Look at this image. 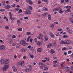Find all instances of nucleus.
<instances>
[{
  "mask_svg": "<svg viewBox=\"0 0 73 73\" xmlns=\"http://www.w3.org/2000/svg\"><path fill=\"white\" fill-rule=\"evenodd\" d=\"M48 20H51V16H50V15L49 14L48 15Z\"/></svg>",
  "mask_w": 73,
  "mask_h": 73,
  "instance_id": "18",
  "label": "nucleus"
},
{
  "mask_svg": "<svg viewBox=\"0 0 73 73\" xmlns=\"http://www.w3.org/2000/svg\"><path fill=\"white\" fill-rule=\"evenodd\" d=\"M60 9H61V8L60 7H59V8H56V11H58Z\"/></svg>",
  "mask_w": 73,
  "mask_h": 73,
  "instance_id": "43",
  "label": "nucleus"
},
{
  "mask_svg": "<svg viewBox=\"0 0 73 73\" xmlns=\"http://www.w3.org/2000/svg\"><path fill=\"white\" fill-rule=\"evenodd\" d=\"M54 26L53 24H52V25H51L50 26V27L51 28H53V27H54Z\"/></svg>",
  "mask_w": 73,
  "mask_h": 73,
  "instance_id": "46",
  "label": "nucleus"
},
{
  "mask_svg": "<svg viewBox=\"0 0 73 73\" xmlns=\"http://www.w3.org/2000/svg\"><path fill=\"white\" fill-rule=\"evenodd\" d=\"M66 29L67 31H69V27H67Z\"/></svg>",
  "mask_w": 73,
  "mask_h": 73,
  "instance_id": "62",
  "label": "nucleus"
},
{
  "mask_svg": "<svg viewBox=\"0 0 73 73\" xmlns=\"http://www.w3.org/2000/svg\"><path fill=\"white\" fill-rule=\"evenodd\" d=\"M64 1H65V0H61V4H62L63 2H64Z\"/></svg>",
  "mask_w": 73,
  "mask_h": 73,
  "instance_id": "53",
  "label": "nucleus"
},
{
  "mask_svg": "<svg viewBox=\"0 0 73 73\" xmlns=\"http://www.w3.org/2000/svg\"><path fill=\"white\" fill-rule=\"evenodd\" d=\"M60 44H65V42H64V41H61V42H60Z\"/></svg>",
  "mask_w": 73,
  "mask_h": 73,
  "instance_id": "26",
  "label": "nucleus"
},
{
  "mask_svg": "<svg viewBox=\"0 0 73 73\" xmlns=\"http://www.w3.org/2000/svg\"><path fill=\"white\" fill-rule=\"evenodd\" d=\"M53 44H54V45H56V42H53Z\"/></svg>",
  "mask_w": 73,
  "mask_h": 73,
  "instance_id": "63",
  "label": "nucleus"
},
{
  "mask_svg": "<svg viewBox=\"0 0 73 73\" xmlns=\"http://www.w3.org/2000/svg\"><path fill=\"white\" fill-rule=\"evenodd\" d=\"M26 35H27V36H29V35H31V32H27L26 33Z\"/></svg>",
  "mask_w": 73,
  "mask_h": 73,
  "instance_id": "31",
  "label": "nucleus"
},
{
  "mask_svg": "<svg viewBox=\"0 0 73 73\" xmlns=\"http://www.w3.org/2000/svg\"><path fill=\"white\" fill-rule=\"evenodd\" d=\"M0 11L1 12H4V11H5V10L4 9H0Z\"/></svg>",
  "mask_w": 73,
  "mask_h": 73,
  "instance_id": "32",
  "label": "nucleus"
},
{
  "mask_svg": "<svg viewBox=\"0 0 73 73\" xmlns=\"http://www.w3.org/2000/svg\"><path fill=\"white\" fill-rule=\"evenodd\" d=\"M11 8V6L9 5H7V9H9V8Z\"/></svg>",
  "mask_w": 73,
  "mask_h": 73,
  "instance_id": "29",
  "label": "nucleus"
},
{
  "mask_svg": "<svg viewBox=\"0 0 73 73\" xmlns=\"http://www.w3.org/2000/svg\"><path fill=\"white\" fill-rule=\"evenodd\" d=\"M16 37V36L14 35L12 37V38H15Z\"/></svg>",
  "mask_w": 73,
  "mask_h": 73,
  "instance_id": "52",
  "label": "nucleus"
},
{
  "mask_svg": "<svg viewBox=\"0 0 73 73\" xmlns=\"http://www.w3.org/2000/svg\"><path fill=\"white\" fill-rule=\"evenodd\" d=\"M54 63H55V64H56V63H57V60H54L53 61Z\"/></svg>",
  "mask_w": 73,
  "mask_h": 73,
  "instance_id": "56",
  "label": "nucleus"
},
{
  "mask_svg": "<svg viewBox=\"0 0 73 73\" xmlns=\"http://www.w3.org/2000/svg\"><path fill=\"white\" fill-rule=\"evenodd\" d=\"M50 36L52 37V38H54V35L53 34H52L51 33L50 34Z\"/></svg>",
  "mask_w": 73,
  "mask_h": 73,
  "instance_id": "17",
  "label": "nucleus"
},
{
  "mask_svg": "<svg viewBox=\"0 0 73 73\" xmlns=\"http://www.w3.org/2000/svg\"><path fill=\"white\" fill-rule=\"evenodd\" d=\"M39 35H40V39H42V36L40 34Z\"/></svg>",
  "mask_w": 73,
  "mask_h": 73,
  "instance_id": "61",
  "label": "nucleus"
},
{
  "mask_svg": "<svg viewBox=\"0 0 73 73\" xmlns=\"http://www.w3.org/2000/svg\"><path fill=\"white\" fill-rule=\"evenodd\" d=\"M65 69L66 71H69V67H67L66 68H65Z\"/></svg>",
  "mask_w": 73,
  "mask_h": 73,
  "instance_id": "30",
  "label": "nucleus"
},
{
  "mask_svg": "<svg viewBox=\"0 0 73 73\" xmlns=\"http://www.w3.org/2000/svg\"><path fill=\"white\" fill-rule=\"evenodd\" d=\"M45 59L47 61H49V57H46Z\"/></svg>",
  "mask_w": 73,
  "mask_h": 73,
  "instance_id": "38",
  "label": "nucleus"
},
{
  "mask_svg": "<svg viewBox=\"0 0 73 73\" xmlns=\"http://www.w3.org/2000/svg\"><path fill=\"white\" fill-rule=\"evenodd\" d=\"M5 29H9V27L8 26H6L5 27Z\"/></svg>",
  "mask_w": 73,
  "mask_h": 73,
  "instance_id": "50",
  "label": "nucleus"
},
{
  "mask_svg": "<svg viewBox=\"0 0 73 73\" xmlns=\"http://www.w3.org/2000/svg\"><path fill=\"white\" fill-rule=\"evenodd\" d=\"M5 64H9V60H7L5 61Z\"/></svg>",
  "mask_w": 73,
  "mask_h": 73,
  "instance_id": "13",
  "label": "nucleus"
},
{
  "mask_svg": "<svg viewBox=\"0 0 73 73\" xmlns=\"http://www.w3.org/2000/svg\"><path fill=\"white\" fill-rule=\"evenodd\" d=\"M36 44L39 46H40V45H42V43H41V42L40 41H38L36 42Z\"/></svg>",
  "mask_w": 73,
  "mask_h": 73,
  "instance_id": "12",
  "label": "nucleus"
},
{
  "mask_svg": "<svg viewBox=\"0 0 73 73\" xmlns=\"http://www.w3.org/2000/svg\"><path fill=\"white\" fill-rule=\"evenodd\" d=\"M66 8H67L68 9H69L71 8V6H67L66 7Z\"/></svg>",
  "mask_w": 73,
  "mask_h": 73,
  "instance_id": "35",
  "label": "nucleus"
},
{
  "mask_svg": "<svg viewBox=\"0 0 73 73\" xmlns=\"http://www.w3.org/2000/svg\"><path fill=\"white\" fill-rule=\"evenodd\" d=\"M31 48V46L29 45L27 47V49H30Z\"/></svg>",
  "mask_w": 73,
  "mask_h": 73,
  "instance_id": "51",
  "label": "nucleus"
},
{
  "mask_svg": "<svg viewBox=\"0 0 73 73\" xmlns=\"http://www.w3.org/2000/svg\"><path fill=\"white\" fill-rule=\"evenodd\" d=\"M43 11H48V9L47 8L44 7L43 9Z\"/></svg>",
  "mask_w": 73,
  "mask_h": 73,
  "instance_id": "19",
  "label": "nucleus"
},
{
  "mask_svg": "<svg viewBox=\"0 0 73 73\" xmlns=\"http://www.w3.org/2000/svg\"><path fill=\"white\" fill-rule=\"evenodd\" d=\"M12 68H13V70L14 72H16V71H17V69H16V67L15 66H13Z\"/></svg>",
  "mask_w": 73,
  "mask_h": 73,
  "instance_id": "10",
  "label": "nucleus"
},
{
  "mask_svg": "<svg viewBox=\"0 0 73 73\" xmlns=\"http://www.w3.org/2000/svg\"><path fill=\"white\" fill-rule=\"evenodd\" d=\"M25 15H31V12L30 10H27L25 11Z\"/></svg>",
  "mask_w": 73,
  "mask_h": 73,
  "instance_id": "5",
  "label": "nucleus"
},
{
  "mask_svg": "<svg viewBox=\"0 0 73 73\" xmlns=\"http://www.w3.org/2000/svg\"><path fill=\"white\" fill-rule=\"evenodd\" d=\"M19 10V9L18 8H15V9L14 10V11L16 12V11H17Z\"/></svg>",
  "mask_w": 73,
  "mask_h": 73,
  "instance_id": "28",
  "label": "nucleus"
},
{
  "mask_svg": "<svg viewBox=\"0 0 73 73\" xmlns=\"http://www.w3.org/2000/svg\"><path fill=\"white\" fill-rule=\"evenodd\" d=\"M72 53V51L71 50L68 51V54H70V53Z\"/></svg>",
  "mask_w": 73,
  "mask_h": 73,
  "instance_id": "47",
  "label": "nucleus"
},
{
  "mask_svg": "<svg viewBox=\"0 0 73 73\" xmlns=\"http://www.w3.org/2000/svg\"><path fill=\"white\" fill-rule=\"evenodd\" d=\"M70 41L69 40H66L65 42V43L66 44H70Z\"/></svg>",
  "mask_w": 73,
  "mask_h": 73,
  "instance_id": "15",
  "label": "nucleus"
},
{
  "mask_svg": "<svg viewBox=\"0 0 73 73\" xmlns=\"http://www.w3.org/2000/svg\"><path fill=\"white\" fill-rule=\"evenodd\" d=\"M69 20L70 21V22L73 24V19L71 18H69Z\"/></svg>",
  "mask_w": 73,
  "mask_h": 73,
  "instance_id": "24",
  "label": "nucleus"
},
{
  "mask_svg": "<svg viewBox=\"0 0 73 73\" xmlns=\"http://www.w3.org/2000/svg\"><path fill=\"white\" fill-rule=\"evenodd\" d=\"M32 41H33V39L30 38V42H32Z\"/></svg>",
  "mask_w": 73,
  "mask_h": 73,
  "instance_id": "54",
  "label": "nucleus"
},
{
  "mask_svg": "<svg viewBox=\"0 0 73 73\" xmlns=\"http://www.w3.org/2000/svg\"><path fill=\"white\" fill-rule=\"evenodd\" d=\"M25 40H21L20 42V44H21L23 45V46H25V45H28V43H27L25 42Z\"/></svg>",
  "mask_w": 73,
  "mask_h": 73,
  "instance_id": "1",
  "label": "nucleus"
},
{
  "mask_svg": "<svg viewBox=\"0 0 73 73\" xmlns=\"http://www.w3.org/2000/svg\"><path fill=\"white\" fill-rule=\"evenodd\" d=\"M29 4H31V5H32V4L33 3L32 2V1H31V0H29Z\"/></svg>",
  "mask_w": 73,
  "mask_h": 73,
  "instance_id": "25",
  "label": "nucleus"
},
{
  "mask_svg": "<svg viewBox=\"0 0 73 73\" xmlns=\"http://www.w3.org/2000/svg\"><path fill=\"white\" fill-rule=\"evenodd\" d=\"M18 31H19V32H20V31H22V28H19L18 29Z\"/></svg>",
  "mask_w": 73,
  "mask_h": 73,
  "instance_id": "39",
  "label": "nucleus"
},
{
  "mask_svg": "<svg viewBox=\"0 0 73 73\" xmlns=\"http://www.w3.org/2000/svg\"><path fill=\"white\" fill-rule=\"evenodd\" d=\"M59 12L61 14L64 13V11H62V9H60V10H59Z\"/></svg>",
  "mask_w": 73,
  "mask_h": 73,
  "instance_id": "20",
  "label": "nucleus"
},
{
  "mask_svg": "<svg viewBox=\"0 0 73 73\" xmlns=\"http://www.w3.org/2000/svg\"><path fill=\"white\" fill-rule=\"evenodd\" d=\"M17 23L18 24V26H20V24H21V22L19 20H17Z\"/></svg>",
  "mask_w": 73,
  "mask_h": 73,
  "instance_id": "14",
  "label": "nucleus"
},
{
  "mask_svg": "<svg viewBox=\"0 0 73 73\" xmlns=\"http://www.w3.org/2000/svg\"><path fill=\"white\" fill-rule=\"evenodd\" d=\"M32 69V67H30L29 68H27L25 70V72H29L31 71Z\"/></svg>",
  "mask_w": 73,
  "mask_h": 73,
  "instance_id": "6",
  "label": "nucleus"
},
{
  "mask_svg": "<svg viewBox=\"0 0 73 73\" xmlns=\"http://www.w3.org/2000/svg\"><path fill=\"white\" fill-rule=\"evenodd\" d=\"M22 62L23 65H25V62L24 61Z\"/></svg>",
  "mask_w": 73,
  "mask_h": 73,
  "instance_id": "57",
  "label": "nucleus"
},
{
  "mask_svg": "<svg viewBox=\"0 0 73 73\" xmlns=\"http://www.w3.org/2000/svg\"><path fill=\"white\" fill-rule=\"evenodd\" d=\"M40 36V35H39L38 36H37V38H38V39H41Z\"/></svg>",
  "mask_w": 73,
  "mask_h": 73,
  "instance_id": "58",
  "label": "nucleus"
},
{
  "mask_svg": "<svg viewBox=\"0 0 73 73\" xmlns=\"http://www.w3.org/2000/svg\"><path fill=\"white\" fill-rule=\"evenodd\" d=\"M22 12V10L21 9H20L19 10L18 13H20L21 12Z\"/></svg>",
  "mask_w": 73,
  "mask_h": 73,
  "instance_id": "34",
  "label": "nucleus"
},
{
  "mask_svg": "<svg viewBox=\"0 0 73 73\" xmlns=\"http://www.w3.org/2000/svg\"><path fill=\"white\" fill-rule=\"evenodd\" d=\"M62 50H66V47H64L62 49Z\"/></svg>",
  "mask_w": 73,
  "mask_h": 73,
  "instance_id": "37",
  "label": "nucleus"
},
{
  "mask_svg": "<svg viewBox=\"0 0 73 73\" xmlns=\"http://www.w3.org/2000/svg\"><path fill=\"white\" fill-rule=\"evenodd\" d=\"M34 41H35V42H37V38H35L34 39Z\"/></svg>",
  "mask_w": 73,
  "mask_h": 73,
  "instance_id": "55",
  "label": "nucleus"
},
{
  "mask_svg": "<svg viewBox=\"0 0 73 73\" xmlns=\"http://www.w3.org/2000/svg\"><path fill=\"white\" fill-rule=\"evenodd\" d=\"M9 15L11 20L12 21H14L13 20H15V18L14 17H13L12 18V13H11V12H9Z\"/></svg>",
  "mask_w": 73,
  "mask_h": 73,
  "instance_id": "3",
  "label": "nucleus"
},
{
  "mask_svg": "<svg viewBox=\"0 0 73 73\" xmlns=\"http://www.w3.org/2000/svg\"><path fill=\"white\" fill-rule=\"evenodd\" d=\"M44 41H48V37L46 36H45L44 37Z\"/></svg>",
  "mask_w": 73,
  "mask_h": 73,
  "instance_id": "23",
  "label": "nucleus"
},
{
  "mask_svg": "<svg viewBox=\"0 0 73 73\" xmlns=\"http://www.w3.org/2000/svg\"><path fill=\"white\" fill-rule=\"evenodd\" d=\"M21 51L22 52H26V51H27V48H23L21 49Z\"/></svg>",
  "mask_w": 73,
  "mask_h": 73,
  "instance_id": "9",
  "label": "nucleus"
},
{
  "mask_svg": "<svg viewBox=\"0 0 73 73\" xmlns=\"http://www.w3.org/2000/svg\"><path fill=\"white\" fill-rule=\"evenodd\" d=\"M69 33H70V34H72V33L73 32V31L72 30H70L69 31Z\"/></svg>",
  "mask_w": 73,
  "mask_h": 73,
  "instance_id": "44",
  "label": "nucleus"
},
{
  "mask_svg": "<svg viewBox=\"0 0 73 73\" xmlns=\"http://www.w3.org/2000/svg\"><path fill=\"white\" fill-rule=\"evenodd\" d=\"M50 52L51 54H53V53H55V51L53 49H51L50 50Z\"/></svg>",
  "mask_w": 73,
  "mask_h": 73,
  "instance_id": "16",
  "label": "nucleus"
},
{
  "mask_svg": "<svg viewBox=\"0 0 73 73\" xmlns=\"http://www.w3.org/2000/svg\"><path fill=\"white\" fill-rule=\"evenodd\" d=\"M70 9H67L65 12H70Z\"/></svg>",
  "mask_w": 73,
  "mask_h": 73,
  "instance_id": "41",
  "label": "nucleus"
},
{
  "mask_svg": "<svg viewBox=\"0 0 73 73\" xmlns=\"http://www.w3.org/2000/svg\"><path fill=\"white\" fill-rule=\"evenodd\" d=\"M41 50H42L41 48H39L37 50V52H41Z\"/></svg>",
  "mask_w": 73,
  "mask_h": 73,
  "instance_id": "21",
  "label": "nucleus"
},
{
  "mask_svg": "<svg viewBox=\"0 0 73 73\" xmlns=\"http://www.w3.org/2000/svg\"><path fill=\"white\" fill-rule=\"evenodd\" d=\"M52 46V44L50 43L48 44L47 46V48H50Z\"/></svg>",
  "mask_w": 73,
  "mask_h": 73,
  "instance_id": "11",
  "label": "nucleus"
},
{
  "mask_svg": "<svg viewBox=\"0 0 73 73\" xmlns=\"http://www.w3.org/2000/svg\"><path fill=\"white\" fill-rule=\"evenodd\" d=\"M63 38L68 37V35H65L63 36Z\"/></svg>",
  "mask_w": 73,
  "mask_h": 73,
  "instance_id": "36",
  "label": "nucleus"
},
{
  "mask_svg": "<svg viewBox=\"0 0 73 73\" xmlns=\"http://www.w3.org/2000/svg\"><path fill=\"white\" fill-rule=\"evenodd\" d=\"M46 13H44V14L42 15V16H46Z\"/></svg>",
  "mask_w": 73,
  "mask_h": 73,
  "instance_id": "45",
  "label": "nucleus"
},
{
  "mask_svg": "<svg viewBox=\"0 0 73 73\" xmlns=\"http://www.w3.org/2000/svg\"><path fill=\"white\" fill-rule=\"evenodd\" d=\"M31 38V36H29L27 38V42H28V41H29V38Z\"/></svg>",
  "mask_w": 73,
  "mask_h": 73,
  "instance_id": "33",
  "label": "nucleus"
},
{
  "mask_svg": "<svg viewBox=\"0 0 73 73\" xmlns=\"http://www.w3.org/2000/svg\"><path fill=\"white\" fill-rule=\"evenodd\" d=\"M42 1H44V2H45L46 3V4H48V0H42Z\"/></svg>",
  "mask_w": 73,
  "mask_h": 73,
  "instance_id": "22",
  "label": "nucleus"
},
{
  "mask_svg": "<svg viewBox=\"0 0 73 73\" xmlns=\"http://www.w3.org/2000/svg\"><path fill=\"white\" fill-rule=\"evenodd\" d=\"M30 57L31 58H33L34 57V56L33 55H30Z\"/></svg>",
  "mask_w": 73,
  "mask_h": 73,
  "instance_id": "40",
  "label": "nucleus"
},
{
  "mask_svg": "<svg viewBox=\"0 0 73 73\" xmlns=\"http://www.w3.org/2000/svg\"><path fill=\"white\" fill-rule=\"evenodd\" d=\"M2 3L3 5H5V1H3Z\"/></svg>",
  "mask_w": 73,
  "mask_h": 73,
  "instance_id": "48",
  "label": "nucleus"
},
{
  "mask_svg": "<svg viewBox=\"0 0 73 73\" xmlns=\"http://www.w3.org/2000/svg\"><path fill=\"white\" fill-rule=\"evenodd\" d=\"M4 67L3 68V71H5L8 69V68H9V64L4 65Z\"/></svg>",
  "mask_w": 73,
  "mask_h": 73,
  "instance_id": "2",
  "label": "nucleus"
},
{
  "mask_svg": "<svg viewBox=\"0 0 73 73\" xmlns=\"http://www.w3.org/2000/svg\"><path fill=\"white\" fill-rule=\"evenodd\" d=\"M46 60H42V62H45Z\"/></svg>",
  "mask_w": 73,
  "mask_h": 73,
  "instance_id": "42",
  "label": "nucleus"
},
{
  "mask_svg": "<svg viewBox=\"0 0 73 73\" xmlns=\"http://www.w3.org/2000/svg\"><path fill=\"white\" fill-rule=\"evenodd\" d=\"M16 6V5L15 4H14L11 5V6L12 7H15Z\"/></svg>",
  "mask_w": 73,
  "mask_h": 73,
  "instance_id": "59",
  "label": "nucleus"
},
{
  "mask_svg": "<svg viewBox=\"0 0 73 73\" xmlns=\"http://www.w3.org/2000/svg\"><path fill=\"white\" fill-rule=\"evenodd\" d=\"M5 62V60L4 59H1L0 60V64H3Z\"/></svg>",
  "mask_w": 73,
  "mask_h": 73,
  "instance_id": "7",
  "label": "nucleus"
},
{
  "mask_svg": "<svg viewBox=\"0 0 73 73\" xmlns=\"http://www.w3.org/2000/svg\"><path fill=\"white\" fill-rule=\"evenodd\" d=\"M65 2L66 3H68L69 0H65Z\"/></svg>",
  "mask_w": 73,
  "mask_h": 73,
  "instance_id": "64",
  "label": "nucleus"
},
{
  "mask_svg": "<svg viewBox=\"0 0 73 73\" xmlns=\"http://www.w3.org/2000/svg\"><path fill=\"white\" fill-rule=\"evenodd\" d=\"M0 49L2 50H5V46L3 45H1L0 47Z\"/></svg>",
  "mask_w": 73,
  "mask_h": 73,
  "instance_id": "8",
  "label": "nucleus"
},
{
  "mask_svg": "<svg viewBox=\"0 0 73 73\" xmlns=\"http://www.w3.org/2000/svg\"><path fill=\"white\" fill-rule=\"evenodd\" d=\"M25 20H27L28 19V17H26L24 18Z\"/></svg>",
  "mask_w": 73,
  "mask_h": 73,
  "instance_id": "49",
  "label": "nucleus"
},
{
  "mask_svg": "<svg viewBox=\"0 0 73 73\" xmlns=\"http://www.w3.org/2000/svg\"><path fill=\"white\" fill-rule=\"evenodd\" d=\"M58 22H55L54 23V24H58Z\"/></svg>",
  "mask_w": 73,
  "mask_h": 73,
  "instance_id": "60",
  "label": "nucleus"
},
{
  "mask_svg": "<svg viewBox=\"0 0 73 73\" xmlns=\"http://www.w3.org/2000/svg\"><path fill=\"white\" fill-rule=\"evenodd\" d=\"M29 8L30 10H32V9H33L32 7H31V6H29Z\"/></svg>",
  "mask_w": 73,
  "mask_h": 73,
  "instance_id": "27",
  "label": "nucleus"
},
{
  "mask_svg": "<svg viewBox=\"0 0 73 73\" xmlns=\"http://www.w3.org/2000/svg\"><path fill=\"white\" fill-rule=\"evenodd\" d=\"M41 65H42V66L44 67V70H48V67L46 66V65L42 63H41Z\"/></svg>",
  "mask_w": 73,
  "mask_h": 73,
  "instance_id": "4",
  "label": "nucleus"
}]
</instances>
